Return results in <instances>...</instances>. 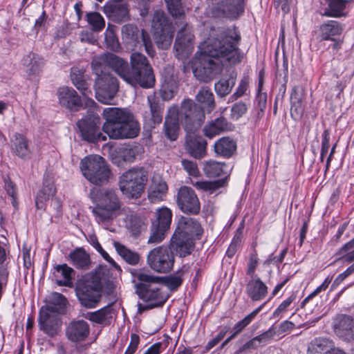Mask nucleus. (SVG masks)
Wrapping results in <instances>:
<instances>
[{
	"label": "nucleus",
	"instance_id": "obj_1",
	"mask_svg": "<svg viewBox=\"0 0 354 354\" xmlns=\"http://www.w3.org/2000/svg\"><path fill=\"white\" fill-rule=\"evenodd\" d=\"M240 40L239 32L233 28L201 44L192 60L196 79L204 82L212 80L222 71L224 61L230 65L240 63L244 57L238 47Z\"/></svg>",
	"mask_w": 354,
	"mask_h": 354
},
{
	"label": "nucleus",
	"instance_id": "obj_2",
	"mask_svg": "<svg viewBox=\"0 0 354 354\" xmlns=\"http://www.w3.org/2000/svg\"><path fill=\"white\" fill-rule=\"evenodd\" d=\"M103 114L106 122L102 129L110 138H133L138 135L139 124L129 110L111 107L105 109Z\"/></svg>",
	"mask_w": 354,
	"mask_h": 354
},
{
	"label": "nucleus",
	"instance_id": "obj_3",
	"mask_svg": "<svg viewBox=\"0 0 354 354\" xmlns=\"http://www.w3.org/2000/svg\"><path fill=\"white\" fill-rule=\"evenodd\" d=\"M132 274L136 293L141 299L150 303V308L161 306L165 303L167 296L161 291L162 277L142 270H136Z\"/></svg>",
	"mask_w": 354,
	"mask_h": 354
},
{
	"label": "nucleus",
	"instance_id": "obj_4",
	"mask_svg": "<svg viewBox=\"0 0 354 354\" xmlns=\"http://www.w3.org/2000/svg\"><path fill=\"white\" fill-rule=\"evenodd\" d=\"M91 195L94 205L92 212L98 222L112 219L115 212L120 209V201L112 189H94Z\"/></svg>",
	"mask_w": 354,
	"mask_h": 354
},
{
	"label": "nucleus",
	"instance_id": "obj_5",
	"mask_svg": "<svg viewBox=\"0 0 354 354\" xmlns=\"http://www.w3.org/2000/svg\"><path fill=\"white\" fill-rule=\"evenodd\" d=\"M130 74L132 78V86L140 85L142 88H151L155 84L153 70L147 57L140 53H133L130 57Z\"/></svg>",
	"mask_w": 354,
	"mask_h": 354
},
{
	"label": "nucleus",
	"instance_id": "obj_6",
	"mask_svg": "<svg viewBox=\"0 0 354 354\" xmlns=\"http://www.w3.org/2000/svg\"><path fill=\"white\" fill-rule=\"evenodd\" d=\"M148 181V172L144 168H133L126 171L120 180L121 192L129 198H138Z\"/></svg>",
	"mask_w": 354,
	"mask_h": 354
},
{
	"label": "nucleus",
	"instance_id": "obj_7",
	"mask_svg": "<svg viewBox=\"0 0 354 354\" xmlns=\"http://www.w3.org/2000/svg\"><path fill=\"white\" fill-rule=\"evenodd\" d=\"M152 29L157 46L161 49L170 47L174 33V28L165 13L156 11L152 20Z\"/></svg>",
	"mask_w": 354,
	"mask_h": 354
},
{
	"label": "nucleus",
	"instance_id": "obj_8",
	"mask_svg": "<svg viewBox=\"0 0 354 354\" xmlns=\"http://www.w3.org/2000/svg\"><path fill=\"white\" fill-rule=\"evenodd\" d=\"M175 257L169 247L160 245L151 250L147 256V264L154 272L167 273L174 267Z\"/></svg>",
	"mask_w": 354,
	"mask_h": 354
},
{
	"label": "nucleus",
	"instance_id": "obj_9",
	"mask_svg": "<svg viewBox=\"0 0 354 354\" xmlns=\"http://www.w3.org/2000/svg\"><path fill=\"white\" fill-rule=\"evenodd\" d=\"M178 118L188 133L194 132L205 120L203 109L192 100H185L182 104Z\"/></svg>",
	"mask_w": 354,
	"mask_h": 354
},
{
	"label": "nucleus",
	"instance_id": "obj_10",
	"mask_svg": "<svg viewBox=\"0 0 354 354\" xmlns=\"http://www.w3.org/2000/svg\"><path fill=\"white\" fill-rule=\"evenodd\" d=\"M96 99L103 104H110L118 90L115 77L110 74L98 75L94 85Z\"/></svg>",
	"mask_w": 354,
	"mask_h": 354
},
{
	"label": "nucleus",
	"instance_id": "obj_11",
	"mask_svg": "<svg viewBox=\"0 0 354 354\" xmlns=\"http://www.w3.org/2000/svg\"><path fill=\"white\" fill-rule=\"evenodd\" d=\"M176 203L184 213L197 215L201 211V203L195 191L190 187L182 186L176 195Z\"/></svg>",
	"mask_w": 354,
	"mask_h": 354
},
{
	"label": "nucleus",
	"instance_id": "obj_12",
	"mask_svg": "<svg viewBox=\"0 0 354 354\" xmlns=\"http://www.w3.org/2000/svg\"><path fill=\"white\" fill-rule=\"evenodd\" d=\"M109 272L106 266L100 265L93 273L90 281V308L96 307L101 300L104 284Z\"/></svg>",
	"mask_w": 354,
	"mask_h": 354
},
{
	"label": "nucleus",
	"instance_id": "obj_13",
	"mask_svg": "<svg viewBox=\"0 0 354 354\" xmlns=\"http://www.w3.org/2000/svg\"><path fill=\"white\" fill-rule=\"evenodd\" d=\"M122 39L127 43L136 46V44L142 42L149 56L153 57L155 55L151 39L144 30L140 31L137 26L127 24L122 27Z\"/></svg>",
	"mask_w": 354,
	"mask_h": 354
},
{
	"label": "nucleus",
	"instance_id": "obj_14",
	"mask_svg": "<svg viewBox=\"0 0 354 354\" xmlns=\"http://www.w3.org/2000/svg\"><path fill=\"white\" fill-rule=\"evenodd\" d=\"M194 39V36L187 25L178 31L174 46L178 59H186L192 53Z\"/></svg>",
	"mask_w": 354,
	"mask_h": 354
},
{
	"label": "nucleus",
	"instance_id": "obj_15",
	"mask_svg": "<svg viewBox=\"0 0 354 354\" xmlns=\"http://www.w3.org/2000/svg\"><path fill=\"white\" fill-rule=\"evenodd\" d=\"M60 315L53 312L50 308H42L39 310V325L41 330L50 337L56 335L61 326Z\"/></svg>",
	"mask_w": 354,
	"mask_h": 354
},
{
	"label": "nucleus",
	"instance_id": "obj_16",
	"mask_svg": "<svg viewBox=\"0 0 354 354\" xmlns=\"http://www.w3.org/2000/svg\"><path fill=\"white\" fill-rule=\"evenodd\" d=\"M111 171L105 160L97 155L90 156V183L103 184L109 181Z\"/></svg>",
	"mask_w": 354,
	"mask_h": 354
},
{
	"label": "nucleus",
	"instance_id": "obj_17",
	"mask_svg": "<svg viewBox=\"0 0 354 354\" xmlns=\"http://www.w3.org/2000/svg\"><path fill=\"white\" fill-rule=\"evenodd\" d=\"M103 62L126 82L132 85L134 78L131 77L130 67L126 60L113 53H107L104 55Z\"/></svg>",
	"mask_w": 354,
	"mask_h": 354
},
{
	"label": "nucleus",
	"instance_id": "obj_18",
	"mask_svg": "<svg viewBox=\"0 0 354 354\" xmlns=\"http://www.w3.org/2000/svg\"><path fill=\"white\" fill-rule=\"evenodd\" d=\"M333 329L341 339L351 342L354 340V319L346 315L337 316L333 321Z\"/></svg>",
	"mask_w": 354,
	"mask_h": 354
},
{
	"label": "nucleus",
	"instance_id": "obj_19",
	"mask_svg": "<svg viewBox=\"0 0 354 354\" xmlns=\"http://www.w3.org/2000/svg\"><path fill=\"white\" fill-rule=\"evenodd\" d=\"M57 96L60 105L72 111H77L82 106L80 97L71 87L64 86L58 89Z\"/></svg>",
	"mask_w": 354,
	"mask_h": 354
},
{
	"label": "nucleus",
	"instance_id": "obj_20",
	"mask_svg": "<svg viewBox=\"0 0 354 354\" xmlns=\"http://www.w3.org/2000/svg\"><path fill=\"white\" fill-rule=\"evenodd\" d=\"M66 336L73 342H81L88 336V324L83 319L71 322L66 328Z\"/></svg>",
	"mask_w": 354,
	"mask_h": 354
},
{
	"label": "nucleus",
	"instance_id": "obj_21",
	"mask_svg": "<svg viewBox=\"0 0 354 354\" xmlns=\"http://www.w3.org/2000/svg\"><path fill=\"white\" fill-rule=\"evenodd\" d=\"M268 288L260 277H250L245 286V294L252 301L263 299L268 295Z\"/></svg>",
	"mask_w": 354,
	"mask_h": 354
},
{
	"label": "nucleus",
	"instance_id": "obj_22",
	"mask_svg": "<svg viewBox=\"0 0 354 354\" xmlns=\"http://www.w3.org/2000/svg\"><path fill=\"white\" fill-rule=\"evenodd\" d=\"M245 0H223L218 9L227 18L236 19L245 11Z\"/></svg>",
	"mask_w": 354,
	"mask_h": 354
},
{
	"label": "nucleus",
	"instance_id": "obj_23",
	"mask_svg": "<svg viewBox=\"0 0 354 354\" xmlns=\"http://www.w3.org/2000/svg\"><path fill=\"white\" fill-rule=\"evenodd\" d=\"M11 142L12 151L17 157L26 160L31 158L32 150L29 140L25 136L16 133Z\"/></svg>",
	"mask_w": 354,
	"mask_h": 354
},
{
	"label": "nucleus",
	"instance_id": "obj_24",
	"mask_svg": "<svg viewBox=\"0 0 354 354\" xmlns=\"http://www.w3.org/2000/svg\"><path fill=\"white\" fill-rule=\"evenodd\" d=\"M175 232L193 239L194 236H200L203 229L196 219L183 216L179 219Z\"/></svg>",
	"mask_w": 354,
	"mask_h": 354
},
{
	"label": "nucleus",
	"instance_id": "obj_25",
	"mask_svg": "<svg viewBox=\"0 0 354 354\" xmlns=\"http://www.w3.org/2000/svg\"><path fill=\"white\" fill-rule=\"evenodd\" d=\"M346 0H321L322 15L339 18L345 17Z\"/></svg>",
	"mask_w": 354,
	"mask_h": 354
},
{
	"label": "nucleus",
	"instance_id": "obj_26",
	"mask_svg": "<svg viewBox=\"0 0 354 354\" xmlns=\"http://www.w3.org/2000/svg\"><path fill=\"white\" fill-rule=\"evenodd\" d=\"M207 142L201 137H187L185 149L187 153L196 159H201L207 154Z\"/></svg>",
	"mask_w": 354,
	"mask_h": 354
},
{
	"label": "nucleus",
	"instance_id": "obj_27",
	"mask_svg": "<svg viewBox=\"0 0 354 354\" xmlns=\"http://www.w3.org/2000/svg\"><path fill=\"white\" fill-rule=\"evenodd\" d=\"M179 120L177 107L174 106L169 109L165 122V132L166 136L171 140L177 139Z\"/></svg>",
	"mask_w": 354,
	"mask_h": 354
},
{
	"label": "nucleus",
	"instance_id": "obj_28",
	"mask_svg": "<svg viewBox=\"0 0 354 354\" xmlns=\"http://www.w3.org/2000/svg\"><path fill=\"white\" fill-rule=\"evenodd\" d=\"M167 191V185L165 181L159 176H154L148 190L149 199L151 203L162 201L166 196Z\"/></svg>",
	"mask_w": 354,
	"mask_h": 354
},
{
	"label": "nucleus",
	"instance_id": "obj_29",
	"mask_svg": "<svg viewBox=\"0 0 354 354\" xmlns=\"http://www.w3.org/2000/svg\"><path fill=\"white\" fill-rule=\"evenodd\" d=\"M232 124L228 122L224 117H220L208 122L203 128L204 135L213 138L216 136L232 129Z\"/></svg>",
	"mask_w": 354,
	"mask_h": 354
},
{
	"label": "nucleus",
	"instance_id": "obj_30",
	"mask_svg": "<svg viewBox=\"0 0 354 354\" xmlns=\"http://www.w3.org/2000/svg\"><path fill=\"white\" fill-rule=\"evenodd\" d=\"M171 245L181 257L189 254L194 248L193 239L176 232L172 236Z\"/></svg>",
	"mask_w": 354,
	"mask_h": 354
},
{
	"label": "nucleus",
	"instance_id": "obj_31",
	"mask_svg": "<svg viewBox=\"0 0 354 354\" xmlns=\"http://www.w3.org/2000/svg\"><path fill=\"white\" fill-rule=\"evenodd\" d=\"M344 30V26L337 21L330 20L322 24L319 27L322 40L335 41V37L340 36Z\"/></svg>",
	"mask_w": 354,
	"mask_h": 354
},
{
	"label": "nucleus",
	"instance_id": "obj_32",
	"mask_svg": "<svg viewBox=\"0 0 354 354\" xmlns=\"http://www.w3.org/2000/svg\"><path fill=\"white\" fill-rule=\"evenodd\" d=\"M124 223L125 227L134 237H137L147 227L146 219L137 214L127 215Z\"/></svg>",
	"mask_w": 354,
	"mask_h": 354
},
{
	"label": "nucleus",
	"instance_id": "obj_33",
	"mask_svg": "<svg viewBox=\"0 0 354 354\" xmlns=\"http://www.w3.org/2000/svg\"><path fill=\"white\" fill-rule=\"evenodd\" d=\"M236 150V142L230 137H223L214 145V152L220 156L231 157Z\"/></svg>",
	"mask_w": 354,
	"mask_h": 354
},
{
	"label": "nucleus",
	"instance_id": "obj_34",
	"mask_svg": "<svg viewBox=\"0 0 354 354\" xmlns=\"http://www.w3.org/2000/svg\"><path fill=\"white\" fill-rule=\"evenodd\" d=\"M74 270L67 264L57 265L54 268L53 277L57 285L71 286L72 274Z\"/></svg>",
	"mask_w": 354,
	"mask_h": 354
},
{
	"label": "nucleus",
	"instance_id": "obj_35",
	"mask_svg": "<svg viewBox=\"0 0 354 354\" xmlns=\"http://www.w3.org/2000/svg\"><path fill=\"white\" fill-rule=\"evenodd\" d=\"M177 78L171 75L165 77L160 89V96L163 100H170L178 91Z\"/></svg>",
	"mask_w": 354,
	"mask_h": 354
},
{
	"label": "nucleus",
	"instance_id": "obj_36",
	"mask_svg": "<svg viewBox=\"0 0 354 354\" xmlns=\"http://www.w3.org/2000/svg\"><path fill=\"white\" fill-rule=\"evenodd\" d=\"M226 184V179H220L216 180H196L192 181V185L198 191L207 192L209 194H214L218 189L223 187Z\"/></svg>",
	"mask_w": 354,
	"mask_h": 354
},
{
	"label": "nucleus",
	"instance_id": "obj_37",
	"mask_svg": "<svg viewBox=\"0 0 354 354\" xmlns=\"http://www.w3.org/2000/svg\"><path fill=\"white\" fill-rule=\"evenodd\" d=\"M227 167L225 164L209 160L203 162V172L209 178L218 177L227 174Z\"/></svg>",
	"mask_w": 354,
	"mask_h": 354
},
{
	"label": "nucleus",
	"instance_id": "obj_38",
	"mask_svg": "<svg viewBox=\"0 0 354 354\" xmlns=\"http://www.w3.org/2000/svg\"><path fill=\"white\" fill-rule=\"evenodd\" d=\"M113 245L118 254L125 262L131 266L138 264L140 257L138 252L130 250L119 242H114Z\"/></svg>",
	"mask_w": 354,
	"mask_h": 354
},
{
	"label": "nucleus",
	"instance_id": "obj_39",
	"mask_svg": "<svg viewBox=\"0 0 354 354\" xmlns=\"http://www.w3.org/2000/svg\"><path fill=\"white\" fill-rule=\"evenodd\" d=\"M290 115L295 120L301 118L304 107L302 103L301 95L297 91L296 87L293 88L290 95Z\"/></svg>",
	"mask_w": 354,
	"mask_h": 354
},
{
	"label": "nucleus",
	"instance_id": "obj_40",
	"mask_svg": "<svg viewBox=\"0 0 354 354\" xmlns=\"http://www.w3.org/2000/svg\"><path fill=\"white\" fill-rule=\"evenodd\" d=\"M76 295L81 304L88 307V277L85 274L77 281L75 287Z\"/></svg>",
	"mask_w": 354,
	"mask_h": 354
},
{
	"label": "nucleus",
	"instance_id": "obj_41",
	"mask_svg": "<svg viewBox=\"0 0 354 354\" xmlns=\"http://www.w3.org/2000/svg\"><path fill=\"white\" fill-rule=\"evenodd\" d=\"M73 265L77 269L85 270L88 267V254L82 248H78L69 254Z\"/></svg>",
	"mask_w": 354,
	"mask_h": 354
},
{
	"label": "nucleus",
	"instance_id": "obj_42",
	"mask_svg": "<svg viewBox=\"0 0 354 354\" xmlns=\"http://www.w3.org/2000/svg\"><path fill=\"white\" fill-rule=\"evenodd\" d=\"M66 304L67 300L64 296L58 292H53L49 297L48 304L42 308H50L53 312L63 314L65 311Z\"/></svg>",
	"mask_w": 354,
	"mask_h": 354
},
{
	"label": "nucleus",
	"instance_id": "obj_43",
	"mask_svg": "<svg viewBox=\"0 0 354 354\" xmlns=\"http://www.w3.org/2000/svg\"><path fill=\"white\" fill-rule=\"evenodd\" d=\"M196 99L198 102L202 104L209 112L215 107L214 94L209 87H202L196 95Z\"/></svg>",
	"mask_w": 354,
	"mask_h": 354
},
{
	"label": "nucleus",
	"instance_id": "obj_44",
	"mask_svg": "<svg viewBox=\"0 0 354 354\" xmlns=\"http://www.w3.org/2000/svg\"><path fill=\"white\" fill-rule=\"evenodd\" d=\"M55 194V187L52 183L44 184L43 187L37 193L35 205L37 209H42L44 203L48 201Z\"/></svg>",
	"mask_w": 354,
	"mask_h": 354
},
{
	"label": "nucleus",
	"instance_id": "obj_45",
	"mask_svg": "<svg viewBox=\"0 0 354 354\" xmlns=\"http://www.w3.org/2000/svg\"><path fill=\"white\" fill-rule=\"evenodd\" d=\"M156 219L152 224L163 229H169L172 218V212L170 209L167 207H162L156 209Z\"/></svg>",
	"mask_w": 354,
	"mask_h": 354
},
{
	"label": "nucleus",
	"instance_id": "obj_46",
	"mask_svg": "<svg viewBox=\"0 0 354 354\" xmlns=\"http://www.w3.org/2000/svg\"><path fill=\"white\" fill-rule=\"evenodd\" d=\"M86 70L79 67H73L71 69V80L77 90L81 91L84 95L88 90V83L84 79Z\"/></svg>",
	"mask_w": 354,
	"mask_h": 354
},
{
	"label": "nucleus",
	"instance_id": "obj_47",
	"mask_svg": "<svg viewBox=\"0 0 354 354\" xmlns=\"http://www.w3.org/2000/svg\"><path fill=\"white\" fill-rule=\"evenodd\" d=\"M330 342L327 339H315L310 343L307 354H330L331 351Z\"/></svg>",
	"mask_w": 354,
	"mask_h": 354
},
{
	"label": "nucleus",
	"instance_id": "obj_48",
	"mask_svg": "<svg viewBox=\"0 0 354 354\" xmlns=\"http://www.w3.org/2000/svg\"><path fill=\"white\" fill-rule=\"evenodd\" d=\"M43 64L42 58L33 53H30L23 59V64L27 67V73L29 75L38 72Z\"/></svg>",
	"mask_w": 354,
	"mask_h": 354
},
{
	"label": "nucleus",
	"instance_id": "obj_49",
	"mask_svg": "<svg viewBox=\"0 0 354 354\" xmlns=\"http://www.w3.org/2000/svg\"><path fill=\"white\" fill-rule=\"evenodd\" d=\"M236 79L232 75L228 78H222L215 83L214 89L216 94L221 97L228 95L235 84Z\"/></svg>",
	"mask_w": 354,
	"mask_h": 354
},
{
	"label": "nucleus",
	"instance_id": "obj_50",
	"mask_svg": "<svg viewBox=\"0 0 354 354\" xmlns=\"http://www.w3.org/2000/svg\"><path fill=\"white\" fill-rule=\"evenodd\" d=\"M266 302L261 304L251 313L245 317L243 319L239 321L232 328V331L234 332V335L240 333L245 327H246L257 316V315L261 311L262 308L266 305Z\"/></svg>",
	"mask_w": 354,
	"mask_h": 354
},
{
	"label": "nucleus",
	"instance_id": "obj_51",
	"mask_svg": "<svg viewBox=\"0 0 354 354\" xmlns=\"http://www.w3.org/2000/svg\"><path fill=\"white\" fill-rule=\"evenodd\" d=\"M343 261L351 262L354 260V238L344 244L337 253Z\"/></svg>",
	"mask_w": 354,
	"mask_h": 354
},
{
	"label": "nucleus",
	"instance_id": "obj_52",
	"mask_svg": "<svg viewBox=\"0 0 354 354\" xmlns=\"http://www.w3.org/2000/svg\"><path fill=\"white\" fill-rule=\"evenodd\" d=\"M168 230L152 224L151 234L147 243L149 244H158L161 243L165 238Z\"/></svg>",
	"mask_w": 354,
	"mask_h": 354
},
{
	"label": "nucleus",
	"instance_id": "obj_53",
	"mask_svg": "<svg viewBox=\"0 0 354 354\" xmlns=\"http://www.w3.org/2000/svg\"><path fill=\"white\" fill-rule=\"evenodd\" d=\"M147 100L149 104L152 120L155 124L160 123L162 119V111L160 106L158 103L156 102L154 96H148Z\"/></svg>",
	"mask_w": 354,
	"mask_h": 354
},
{
	"label": "nucleus",
	"instance_id": "obj_54",
	"mask_svg": "<svg viewBox=\"0 0 354 354\" xmlns=\"http://www.w3.org/2000/svg\"><path fill=\"white\" fill-rule=\"evenodd\" d=\"M167 10L174 17H180L184 15V10L181 0H165Z\"/></svg>",
	"mask_w": 354,
	"mask_h": 354
},
{
	"label": "nucleus",
	"instance_id": "obj_55",
	"mask_svg": "<svg viewBox=\"0 0 354 354\" xmlns=\"http://www.w3.org/2000/svg\"><path fill=\"white\" fill-rule=\"evenodd\" d=\"M115 152L125 162H133L138 154L136 149L129 147H120Z\"/></svg>",
	"mask_w": 354,
	"mask_h": 354
},
{
	"label": "nucleus",
	"instance_id": "obj_56",
	"mask_svg": "<svg viewBox=\"0 0 354 354\" xmlns=\"http://www.w3.org/2000/svg\"><path fill=\"white\" fill-rule=\"evenodd\" d=\"M110 313V306H107L93 313H90V322L102 324L106 319L108 314Z\"/></svg>",
	"mask_w": 354,
	"mask_h": 354
},
{
	"label": "nucleus",
	"instance_id": "obj_57",
	"mask_svg": "<svg viewBox=\"0 0 354 354\" xmlns=\"http://www.w3.org/2000/svg\"><path fill=\"white\" fill-rule=\"evenodd\" d=\"M90 26L92 30L99 31L105 26V21L101 15L97 12H90Z\"/></svg>",
	"mask_w": 354,
	"mask_h": 354
},
{
	"label": "nucleus",
	"instance_id": "obj_58",
	"mask_svg": "<svg viewBox=\"0 0 354 354\" xmlns=\"http://www.w3.org/2000/svg\"><path fill=\"white\" fill-rule=\"evenodd\" d=\"M295 298L296 296L292 294L288 298L283 301L272 313V317L274 319L280 318L281 315L287 310V308L290 306Z\"/></svg>",
	"mask_w": 354,
	"mask_h": 354
},
{
	"label": "nucleus",
	"instance_id": "obj_59",
	"mask_svg": "<svg viewBox=\"0 0 354 354\" xmlns=\"http://www.w3.org/2000/svg\"><path fill=\"white\" fill-rule=\"evenodd\" d=\"M106 140V136L100 131V126H96V124L91 126L90 124V143L105 141Z\"/></svg>",
	"mask_w": 354,
	"mask_h": 354
},
{
	"label": "nucleus",
	"instance_id": "obj_60",
	"mask_svg": "<svg viewBox=\"0 0 354 354\" xmlns=\"http://www.w3.org/2000/svg\"><path fill=\"white\" fill-rule=\"evenodd\" d=\"M259 263V259L256 252L252 253L250 256L249 261L248 262V267L246 274L250 277H258L255 274V270Z\"/></svg>",
	"mask_w": 354,
	"mask_h": 354
},
{
	"label": "nucleus",
	"instance_id": "obj_61",
	"mask_svg": "<svg viewBox=\"0 0 354 354\" xmlns=\"http://www.w3.org/2000/svg\"><path fill=\"white\" fill-rule=\"evenodd\" d=\"M162 284L167 286L170 290H176L182 283L183 279L180 276L172 275L162 277Z\"/></svg>",
	"mask_w": 354,
	"mask_h": 354
},
{
	"label": "nucleus",
	"instance_id": "obj_62",
	"mask_svg": "<svg viewBox=\"0 0 354 354\" xmlns=\"http://www.w3.org/2000/svg\"><path fill=\"white\" fill-rule=\"evenodd\" d=\"M105 42L109 48L112 50L117 51L120 48L119 41L115 34L110 30L105 32Z\"/></svg>",
	"mask_w": 354,
	"mask_h": 354
},
{
	"label": "nucleus",
	"instance_id": "obj_63",
	"mask_svg": "<svg viewBox=\"0 0 354 354\" xmlns=\"http://www.w3.org/2000/svg\"><path fill=\"white\" fill-rule=\"evenodd\" d=\"M183 169L188 173L189 175L196 177L200 175L196 162L192 160L183 159L181 161Z\"/></svg>",
	"mask_w": 354,
	"mask_h": 354
},
{
	"label": "nucleus",
	"instance_id": "obj_64",
	"mask_svg": "<svg viewBox=\"0 0 354 354\" xmlns=\"http://www.w3.org/2000/svg\"><path fill=\"white\" fill-rule=\"evenodd\" d=\"M247 109L245 103L242 102H236L231 109V116L233 119L238 120L246 113Z\"/></svg>",
	"mask_w": 354,
	"mask_h": 354
}]
</instances>
